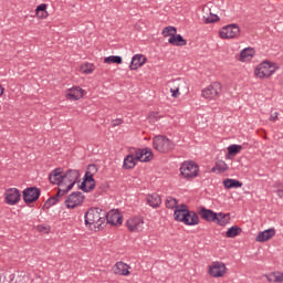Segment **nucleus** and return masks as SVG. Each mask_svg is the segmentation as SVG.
<instances>
[{
  "instance_id": "1",
  "label": "nucleus",
  "mask_w": 283,
  "mask_h": 283,
  "mask_svg": "<svg viewBox=\"0 0 283 283\" xmlns=\"http://www.w3.org/2000/svg\"><path fill=\"white\" fill-rule=\"evenodd\" d=\"M174 218L176 222H182L187 227H196V224H200V217H198V213L193 210H189L185 203L175 208Z\"/></svg>"
},
{
  "instance_id": "2",
  "label": "nucleus",
  "mask_w": 283,
  "mask_h": 283,
  "mask_svg": "<svg viewBox=\"0 0 283 283\" xmlns=\"http://www.w3.org/2000/svg\"><path fill=\"white\" fill-rule=\"evenodd\" d=\"M85 227L90 231H101L105 224V213L101 208H91L84 214Z\"/></svg>"
},
{
  "instance_id": "3",
  "label": "nucleus",
  "mask_w": 283,
  "mask_h": 283,
  "mask_svg": "<svg viewBox=\"0 0 283 283\" xmlns=\"http://www.w3.org/2000/svg\"><path fill=\"white\" fill-rule=\"evenodd\" d=\"M98 172V167L94 164L88 165L83 181L80 186V189L85 193H90L96 187V180H94V176Z\"/></svg>"
},
{
  "instance_id": "4",
  "label": "nucleus",
  "mask_w": 283,
  "mask_h": 283,
  "mask_svg": "<svg viewBox=\"0 0 283 283\" xmlns=\"http://www.w3.org/2000/svg\"><path fill=\"white\" fill-rule=\"evenodd\" d=\"M153 147L156 151H159V154H169L176 145L167 138V136L157 135L153 138Z\"/></svg>"
},
{
  "instance_id": "5",
  "label": "nucleus",
  "mask_w": 283,
  "mask_h": 283,
  "mask_svg": "<svg viewBox=\"0 0 283 283\" xmlns=\"http://www.w3.org/2000/svg\"><path fill=\"white\" fill-rule=\"evenodd\" d=\"M276 70L277 67H275V64H272L269 61H264L256 66L254 74L258 76V78H271V76L275 74Z\"/></svg>"
},
{
  "instance_id": "6",
  "label": "nucleus",
  "mask_w": 283,
  "mask_h": 283,
  "mask_svg": "<svg viewBox=\"0 0 283 283\" xmlns=\"http://www.w3.org/2000/svg\"><path fill=\"white\" fill-rule=\"evenodd\" d=\"M198 171H200V168L195 161H185L180 167V174L187 180L198 178Z\"/></svg>"
},
{
  "instance_id": "7",
  "label": "nucleus",
  "mask_w": 283,
  "mask_h": 283,
  "mask_svg": "<svg viewBox=\"0 0 283 283\" xmlns=\"http://www.w3.org/2000/svg\"><path fill=\"white\" fill-rule=\"evenodd\" d=\"M83 202H85V195L81 191H74L67 196L64 205L66 209H76V207H81Z\"/></svg>"
},
{
  "instance_id": "8",
  "label": "nucleus",
  "mask_w": 283,
  "mask_h": 283,
  "mask_svg": "<svg viewBox=\"0 0 283 283\" xmlns=\"http://www.w3.org/2000/svg\"><path fill=\"white\" fill-rule=\"evenodd\" d=\"M221 39H238L240 36V27L237 23L228 24L219 31Z\"/></svg>"
},
{
  "instance_id": "9",
  "label": "nucleus",
  "mask_w": 283,
  "mask_h": 283,
  "mask_svg": "<svg viewBox=\"0 0 283 283\" xmlns=\"http://www.w3.org/2000/svg\"><path fill=\"white\" fill-rule=\"evenodd\" d=\"M220 92H222V84L213 82L201 91V96H203V98L216 99L220 96Z\"/></svg>"
},
{
  "instance_id": "10",
  "label": "nucleus",
  "mask_w": 283,
  "mask_h": 283,
  "mask_svg": "<svg viewBox=\"0 0 283 283\" xmlns=\"http://www.w3.org/2000/svg\"><path fill=\"white\" fill-rule=\"evenodd\" d=\"M41 197V189L36 187H29L22 191V198L25 205H32L36 202Z\"/></svg>"
},
{
  "instance_id": "11",
  "label": "nucleus",
  "mask_w": 283,
  "mask_h": 283,
  "mask_svg": "<svg viewBox=\"0 0 283 283\" xmlns=\"http://www.w3.org/2000/svg\"><path fill=\"white\" fill-rule=\"evenodd\" d=\"M126 227L133 233H139V231H143V229H145V220H143V217L129 218L126 222Z\"/></svg>"
},
{
  "instance_id": "12",
  "label": "nucleus",
  "mask_w": 283,
  "mask_h": 283,
  "mask_svg": "<svg viewBox=\"0 0 283 283\" xmlns=\"http://www.w3.org/2000/svg\"><path fill=\"white\" fill-rule=\"evenodd\" d=\"M78 178H81V172L78 170L70 169L63 174L62 181L69 185V189H73L74 186L78 182Z\"/></svg>"
},
{
  "instance_id": "13",
  "label": "nucleus",
  "mask_w": 283,
  "mask_h": 283,
  "mask_svg": "<svg viewBox=\"0 0 283 283\" xmlns=\"http://www.w3.org/2000/svg\"><path fill=\"white\" fill-rule=\"evenodd\" d=\"M227 273V265L222 262H213L210 266H209V275H211V277H224Z\"/></svg>"
},
{
  "instance_id": "14",
  "label": "nucleus",
  "mask_w": 283,
  "mask_h": 283,
  "mask_svg": "<svg viewBox=\"0 0 283 283\" xmlns=\"http://www.w3.org/2000/svg\"><path fill=\"white\" fill-rule=\"evenodd\" d=\"M21 200V191L17 188H9L6 191L7 205L14 206Z\"/></svg>"
},
{
  "instance_id": "15",
  "label": "nucleus",
  "mask_w": 283,
  "mask_h": 283,
  "mask_svg": "<svg viewBox=\"0 0 283 283\" xmlns=\"http://www.w3.org/2000/svg\"><path fill=\"white\" fill-rule=\"evenodd\" d=\"M105 220H107L108 224L118 227L123 224V214L118 210H111L105 214Z\"/></svg>"
},
{
  "instance_id": "16",
  "label": "nucleus",
  "mask_w": 283,
  "mask_h": 283,
  "mask_svg": "<svg viewBox=\"0 0 283 283\" xmlns=\"http://www.w3.org/2000/svg\"><path fill=\"white\" fill-rule=\"evenodd\" d=\"M154 158V153L151 148L138 149L135 153V160L139 163H149Z\"/></svg>"
},
{
  "instance_id": "17",
  "label": "nucleus",
  "mask_w": 283,
  "mask_h": 283,
  "mask_svg": "<svg viewBox=\"0 0 283 283\" xmlns=\"http://www.w3.org/2000/svg\"><path fill=\"white\" fill-rule=\"evenodd\" d=\"M199 216L201 217L202 220H206V222H216L218 212H213V210L211 209L201 207Z\"/></svg>"
},
{
  "instance_id": "18",
  "label": "nucleus",
  "mask_w": 283,
  "mask_h": 283,
  "mask_svg": "<svg viewBox=\"0 0 283 283\" xmlns=\"http://www.w3.org/2000/svg\"><path fill=\"white\" fill-rule=\"evenodd\" d=\"M66 98L69 101H80V98H83V88H81L78 86L69 88L66 91Z\"/></svg>"
},
{
  "instance_id": "19",
  "label": "nucleus",
  "mask_w": 283,
  "mask_h": 283,
  "mask_svg": "<svg viewBox=\"0 0 283 283\" xmlns=\"http://www.w3.org/2000/svg\"><path fill=\"white\" fill-rule=\"evenodd\" d=\"M49 180L51 185H59L63 182V168H55L49 174Z\"/></svg>"
},
{
  "instance_id": "20",
  "label": "nucleus",
  "mask_w": 283,
  "mask_h": 283,
  "mask_svg": "<svg viewBox=\"0 0 283 283\" xmlns=\"http://www.w3.org/2000/svg\"><path fill=\"white\" fill-rule=\"evenodd\" d=\"M147 62V57L143 54H136L132 57L129 69L138 70V67H143L144 63Z\"/></svg>"
},
{
  "instance_id": "21",
  "label": "nucleus",
  "mask_w": 283,
  "mask_h": 283,
  "mask_svg": "<svg viewBox=\"0 0 283 283\" xmlns=\"http://www.w3.org/2000/svg\"><path fill=\"white\" fill-rule=\"evenodd\" d=\"M129 265L126 264L125 262L123 261H119L117 262L115 265H114V274L115 275H124V276H127L129 275Z\"/></svg>"
},
{
  "instance_id": "22",
  "label": "nucleus",
  "mask_w": 283,
  "mask_h": 283,
  "mask_svg": "<svg viewBox=\"0 0 283 283\" xmlns=\"http://www.w3.org/2000/svg\"><path fill=\"white\" fill-rule=\"evenodd\" d=\"M146 201H147V205H149V207H153V209H158V207L163 205V199L158 193L148 195L146 197Z\"/></svg>"
},
{
  "instance_id": "23",
  "label": "nucleus",
  "mask_w": 283,
  "mask_h": 283,
  "mask_svg": "<svg viewBox=\"0 0 283 283\" xmlns=\"http://www.w3.org/2000/svg\"><path fill=\"white\" fill-rule=\"evenodd\" d=\"M275 237V229L271 228L260 232L256 235V242H268L271 238Z\"/></svg>"
},
{
  "instance_id": "24",
  "label": "nucleus",
  "mask_w": 283,
  "mask_h": 283,
  "mask_svg": "<svg viewBox=\"0 0 283 283\" xmlns=\"http://www.w3.org/2000/svg\"><path fill=\"white\" fill-rule=\"evenodd\" d=\"M168 43L170 45H176L177 48H182L187 45V40H185V38H182L180 34H177L175 36L169 38Z\"/></svg>"
},
{
  "instance_id": "25",
  "label": "nucleus",
  "mask_w": 283,
  "mask_h": 283,
  "mask_svg": "<svg viewBox=\"0 0 283 283\" xmlns=\"http://www.w3.org/2000/svg\"><path fill=\"white\" fill-rule=\"evenodd\" d=\"M223 187L224 189H240L242 187V182L237 179H224L223 180Z\"/></svg>"
},
{
  "instance_id": "26",
  "label": "nucleus",
  "mask_w": 283,
  "mask_h": 283,
  "mask_svg": "<svg viewBox=\"0 0 283 283\" xmlns=\"http://www.w3.org/2000/svg\"><path fill=\"white\" fill-rule=\"evenodd\" d=\"M137 159L134 157V155H128L124 158L123 167L124 169H134L136 167Z\"/></svg>"
},
{
  "instance_id": "27",
  "label": "nucleus",
  "mask_w": 283,
  "mask_h": 283,
  "mask_svg": "<svg viewBox=\"0 0 283 283\" xmlns=\"http://www.w3.org/2000/svg\"><path fill=\"white\" fill-rule=\"evenodd\" d=\"M255 54V50L253 48L243 49L240 53V61H249V59H253Z\"/></svg>"
},
{
  "instance_id": "28",
  "label": "nucleus",
  "mask_w": 283,
  "mask_h": 283,
  "mask_svg": "<svg viewBox=\"0 0 283 283\" xmlns=\"http://www.w3.org/2000/svg\"><path fill=\"white\" fill-rule=\"evenodd\" d=\"M57 185V196L63 198L69 191H72V188H70L69 184H65L64 181H59Z\"/></svg>"
},
{
  "instance_id": "29",
  "label": "nucleus",
  "mask_w": 283,
  "mask_h": 283,
  "mask_svg": "<svg viewBox=\"0 0 283 283\" xmlns=\"http://www.w3.org/2000/svg\"><path fill=\"white\" fill-rule=\"evenodd\" d=\"M35 14L39 19H48V4H39L35 9Z\"/></svg>"
},
{
  "instance_id": "30",
  "label": "nucleus",
  "mask_w": 283,
  "mask_h": 283,
  "mask_svg": "<svg viewBox=\"0 0 283 283\" xmlns=\"http://www.w3.org/2000/svg\"><path fill=\"white\" fill-rule=\"evenodd\" d=\"M240 233H242V228H240L238 226H232L226 232V237H228V238H237V235H240Z\"/></svg>"
},
{
  "instance_id": "31",
  "label": "nucleus",
  "mask_w": 283,
  "mask_h": 283,
  "mask_svg": "<svg viewBox=\"0 0 283 283\" xmlns=\"http://www.w3.org/2000/svg\"><path fill=\"white\" fill-rule=\"evenodd\" d=\"M269 282H283V272H272L270 275L266 276Z\"/></svg>"
},
{
  "instance_id": "32",
  "label": "nucleus",
  "mask_w": 283,
  "mask_h": 283,
  "mask_svg": "<svg viewBox=\"0 0 283 283\" xmlns=\"http://www.w3.org/2000/svg\"><path fill=\"white\" fill-rule=\"evenodd\" d=\"M104 63H116V65H120V63H123V57L120 55H111L104 59Z\"/></svg>"
},
{
  "instance_id": "33",
  "label": "nucleus",
  "mask_w": 283,
  "mask_h": 283,
  "mask_svg": "<svg viewBox=\"0 0 283 283\" xmlns=\"http://www.w3.org/2000/svg\"><path fill=\"white\" fill-rule=\"evenodd\" d=\"M219 171V174H224V171L229 170V166L227 163L220 160L216 164V166L212 168V171Z\"/></svg>"
},
{
  "instance_id": "34",
  "label": "nucleus",
  "mask_w": 283,
  "mask_h": 283,
  "mask_svg": "<svg viewBox=\"0 0 283 283\" xmlns=\"http://www.w3.org/2000/svg\"><path fill=\"white\" fill-rule=\"evenodd\" d=\"M177 32H178V30L176 29V27H166V28H164L161 34L165 38L170 36V39H171V36H175Z\"/></svg>"
},
{
  "instance_id": "35",
  "label": "nucleus",
  "mask_w": 283,
  "mask_h": 283,
  "mask_svg": "<svg viewBox=\"0 0 283 283\" xmlns=\"http://www.w3.org/2000/svg\"><path fill=\"white\" fill-rule=\"evenodd\" d=\"M60 198H61V196H59V193H56V196H54V197H50L45 201L44 207H46V209H50V207H54V205L59 203Z\"/></svg>"
},
{
  "instance_id": "36",
  "label": "nucleus",
  "mask_w": 283,
  "mask_h": 283,
  "mask_svg": "<svg viewBox=\"0 0 283 283\" xmlns=\"http://www.w3.org/2000/svg\"><path fill=\"white\" fill-rule=\"evenodd\" d=\"M217 21H220V17H218V14L210 13V15H203V23L206 24L217 23Z\"/></svg>"
},
{
  "instance_id": "37",
  "label": "nucleus",
  "mask_w": 283,
  "mask_h": 283,
  "mask_svg": "<svg viewBox=\"0 0 283 283\" xmlns=\"http://www.w3.org/2000/svg\"><path fill=\"white\" fill-rule=\"evenodd\" d=\"M240 151H242V146L240 145L233 144L228 147V154L230 156H235L237 154H240Z\"/></svg>"
},
{
  "instance_id": "38",
  "label": "nucleus",
  "mask_w": 283,
  "mask_h": 283,
  "mask_svg": "<svg viewBox=\"0 0 283 283\" xmlns=\"http://www.w3.org/2000/svg\"><path fill=\"white\" fill-rule=\"evenodd\" d=\"M178 207V199L174 197H167L166 198V208L167 209H176Z\"/></svg>"
},
{
  "instance_id": "39",
  "label": "nucleus",
  "mask_w": 283,
  "mask_h": 283,
  "mask_svg": "<svg viewBox=\"0 0 283 283\" xmlns=\"http://www.w3.org/2000/svg\"><path fill=\"white\" fill-rule=\"evenodd\" d=\"M81 71L83 74H92V72H94V64L85 63L81 66Z\"/></svg>"
},
{
  "instance_id": "40",
  "label": "nucleus",
  "mask_w": 283,
  "mask_h": 283,
  "mask_svg": "<svg viewBox=\"0 0 283 283\" xmlns=\"http://www.w3.org/2000/svg\"><path fill=\"white\" fill-rule=\"evenodd\" d=\"M226 218H227V214H224L223 212H219V213H217L216 221H212V222H216L217 224H220L222 227V226H224Z\"/></svg>"
},
{
  "instance_id": "41",
  "label": "nucleus",
  "mask_w": 283,
  "mask_h": 283,
  "mask_svg": "<svg viewBox=\"0 0 283 283\" xmlns=\"http://www.w3.org/2000/svg\"><path fill=\"white\" fill-rule=\"evenodd\" d=\"M148 118L149 120H160V118H163V115H160V113L158 112H150L148 114Z\"/></svg>"
},
{
  "instance_id": "42",
  "label": "nucleus",
  "mask_w": 283,
  "mask_h": 283,
  "mask_svg": "<svg viewBox=\"0 0 283 283\" xmlns=\"http://www.w3.org/2000/svg\"><path fill=\"white\" fill-rule=\"evenodd\" d=\"M170 92L172 94V98H178V96H180V88H171Z\"/></svg>"
},
{
  "instance_id": "43",
  "label": "nucleus",
  "mask_w": 283,
  "mask_h": 283,
  "mask_svg": "<svg viewBox=\"0 0 283 283\" xmlns=\"http://www.w3.org/2000/svg\"><path fill=\"white\" fill-rule=\"evenodd\" d=\"M118 125H123V119L117 118L112 120V127H118Z\"/></svg>"
},
{
  "instance_id": "44",
  "label": "nucleus",
  "mask_w": 283,
  "mask_h": 283,
  "mask_svg": "<svg viewBox=\"0 0 283 283\" xmlns=\"http://www.w3.org/2000/svg\"><path fill=\"white\" fill-rule=\"evenodd\" d=\"M277 116H280V113L275 112L270 116L269 120H271L272 123H275V120L277 119Z\"/></svg>"
},
{
  "instance_id": "45",
  "label": "nucleus",
  "mask_w": 283,
  "mask_h": 283,
  "mask_svg": "<svg viewBox=\"0 0 283 283\" xmlns=\"http://www.w3.org/2000/svg\"><path fill=\"white\" fill-rule=\"evenodd\" d=\"M273 187L274 189H283V181H275Z\"/></svg>"
},
{
  "instance_id": "46",
  "label": "nucleus",
  "mask_w": 283,
  "mask_h": 283,
  "mask_svg": "<svg viewBox=\"0 0 283 283\" xmlns=\"http://www.w3.org/2000/svg\"><path fill=\"white\" fill-rule=\"evenodd\" d=\"M275 193H276L277 198L282 199L283 198V188L276 189Z\"/></svg>"
},
{
  "instance_id": "47",
  "label": "nucleus",
  "mask_w": 283,
  "mask_h": 283,
  "mask_svg": "<svg viewBox=\"0 0 283 283\" xmlns=\"http://www.w3.org/2000/svg\"><path fill=\"white\" fill-rule=\"evenodd\" d=\"M6 92V88H2L1 91H0V97L1 96H3V93Z\"/></svg>"
},
{
  "instance_id": "48",
  "label": "nucleus",
  "mask_w": 283,
  "mask_h": 283,
  "mask_svg": "<svg viewBox=\"0 0 283 283\" xmlns=\"http://www.w3.org/2000/svg\"><path fill=\"white\" fill-rule=\"evenodd\" d=\"M1 90H3V86L0 84V92H1Z\"/></svg>"
},
{
  "instance_id": "49",
  "label": "nucleus",
  "mask_w": 283,
  "mask_h": 283,
  "mask_svg": "<svg viewBox=\"0 0 283 283\" xmlns=\"http://www.w3.org/2000/svg\"><path fill=\"white\" fill-rule=\"evenodd\" d=\"M189 222H191V217H188Z\"/></svg>"
},
{
  "instance_id": "50",
  "label": "nucleus",
  "mask_w": 283,
  "mask_h": 283,
  "mask_svg": "<svg viewBox=\"0 0 283 283\" xmlns=\"http://www.w3.org/2000/svg\"><path fill=\"white\" fill-rule=\"evenodd\" d=\"M0 283H1V276H0Z\"/></svg>"
}]
</instances>
